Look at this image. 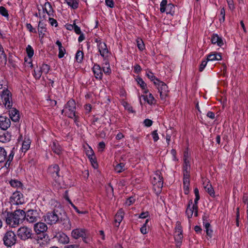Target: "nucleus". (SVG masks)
I'll use <instances>...</instances> for the list:
<instances>
[{"label":"nucleus","instance_id":"f257e3e1","mask_svg":"<svg viewBox=\"0 0 248 248\" xmlns=\"http://www.w3.org/2000/svg\"><path fill=\"white\" fill-rule=\"evenodd\" d=\"M151 181L156 193H160L163 185V179L161 172L159 170L154 172L151 176Z\"/></svg>","mask_w":248,"mask_h":248},{"label":"nucleus","instance_id":"f03ea898","mask_svg":"<svg viewBox=\"0 0 248 248\" xmlns=\"http://www.w3.org/2000/svg\"><path fill=\"white\" fill-rule=\"evenodd\" d=\"M94 42L96 43V46L100 56L103 58V60L108 59L111 55L110 51L108 50L107 44L103 42L99 38L94 39Z\"/></svg>","mask_w":248,"mask_h":248},{"label":"nucleus","instance_id":"7ed1b4c3","mask_svg":"<svg viewBox=\"0 0 248 248\" xmlns=\"http://www.w3.org/2000/svg\"><path fill=\"white\" fill-rule=\"evenodd\" d=\"M76 109V102L74 99H71L64 105L63 109L62 110V113H64L69 118H73L75 116Z\"/></svg>","mask_w":248,"mask_h":248},{"label":"nucleus","instance_id":"20e7f679","mask_svg":"<svg viewBox=\"0 0 248 248\" xmlns=\"http://www.w3.org/2000/svg\"><path fill=\"white\" fill-rule=\"evenodd\" d=\"M15 153L13 150H11L10 154L7 155V153L3 147H0V163L6 161L4 166L8 168L12 162Z\"/></svg>","mask_w":248,"mask_h":248},{"label":"nucleus","instance_id":"39448f33","mask_svg":"<svg viewBox=\"0 0 248 248\" xmlns=\"http://www.w3.org/2000/svg\"><path fill=\"white\" fill-rule=\"evenodd\" d=\"M12 94L11 92L6 88H4L0 93V98L5 108H10L13 106L12 99Z\"/></svg>","mask_w":248,"mask_h":248},{"label":"nucleus","instance_id":"423d86ee","mask_svg":"<svg viewBox=\"0 0 248 248\" xmlns=\"http://www.w3.org/2000/svg\"><path fill=\"white\" fill-rule=\"evenodd\" d=\"M174 240L176 242L177 247H179L181 245L183 238V234L182 227L180 222H177L175 227V232L174 233Z\"/></svg>","mask_w":248,"mask_h":248},{"label":"nucleus","instance_id":"0eeeda50","mask_svg":"<svg viewBox=\"0 0 248 248\" xmlns=\"http://www.w3.org/2000/svg\"><path fill=\"white\" fill-rule=\"evenodd\" d=\"M1 217L5 221L6 224L10 227L15 228L18 224H15V217L13 213L7 211H2L1 213Z\"/></svg>","mask_w":248,"mask_h":248},{"label":"nucleus","instance_id":"6e6552de","mask_svg":"<svg viewBox=\"0 0 248 248\" xmlns=\"http://www.w3.org/2000/svg\"><path fill=\"white\" fill-rule=\"evenodd\" d=\"M3 240L5 246L11 247L16 243V236L14 232L8 231L5 233Z\"/></svg>","mask_w":248,"mask_h":248},{"label":"nucleus","instance_id":"1a4fd4ad","mask_svg":"<svg viewBox=\"0 0 248 248\" xmlns=\"http://www.w3.org/2000/svg\"><path fill=\"white\" fill-rule=\"evenodd\" d=\"M32 230L31 229L26 227H21L17 231V236L22 240H26L31 237Z\"/></svg>","mask_w":248,"mask_h":248},{"label":"nucleus","instance_id":"9d476101","mask_svg":"<svg viewBox=\"0 0 248 248\" xmlns=\"http://www.w3.org/2000/svg\"><path fill=\"white\" fill-rule=\"evenodd\" d=\"M24 202L23 194L18 191L14 192L10 197V202L11 205L22 204Z\"/></svg>","mask_w":248,"mask_h":248},{"label":"nucleus","instance_id":"9b49d317","mask_svg":"<svg viewBox=\"0 0 248 248\" xmlns=\"http://www.w3.org/2000/svg\"><path fill=\"white\" fill-rule=\"evenodd\" d=\"M155 85L157 87L161 99L165 101L166 97L168 96L169 92L167 85L164 82L160 80L156 82Z\"/></svg>","mask_w":248,"mask_h":248},{"label":"nucleus","instance_id":"f8f14e48","mask_svg":"<svg viewBox=\"0 0 248 248\" xmlns=\"http://www.w3.org/2000/svg\"><path fill=\"white\" fill-rule=\"evenodd\" d=\"M45 221L48 224H55L59 220V217L55 211L49 212L43 217Z\"/></svg>","mask_w":248,"mask_h":248},{"label":"nucleus","instance_id":"ddd939ff","mask_svg":"<svg viewBox=\"0 0 248 248\" xmlns=\"http://www.w3.org/2000/svg\"><path fill=\"white\" fill-rule=\"evenodd\" d=\"M198 209V206H197L196 207H195L194 204H193L192 200H190L188 202V204L186 211V214L187 217L190 218L193 214L194 216L197 217Z\"/></svg>","mask_w":248,"mask_h":248},{"label":"nucleus","instance_id":"4468645a","mask_svg":"<svg viewBox=\"0 0 248 248\" xmlns=\"http://www.w3.org/2000/svg\"><path fill=\"white\" fill-rule=\"evenodd\" d=\"M48 170V172L53 178L54 181L57 182L60 177V168L59 166L57 164L52 165L49 167Z\"/></svg>","mask_w":248,"mask_h":248},{"label":"nucleus","instance_id":"2eb2a0df","mask_svg":"<svg viewBox=\"0 0 248 248\" xmlns=\"http://www.w3.org/2000/svg\"><path fill=\"white\" fill-rule=\"evenodd\" d=\"M72 237L77 239L80 237L83 238L84 241H85L86 230L82 228H77L73 230L71 232Z\"/></svg>","mask_w":248,"mask_h":248},{"label":"nucleus","instance_id":"dca6fc26","mask_svg":"<svg viewBox=\"0 0 248 248\" xmlns=\"http://www.w3.org/2000/svg\"><path fill=\"white\" fill-rule=\"evenodd\" d=\"M13 214L15 217V224H19L20 222L25 219L26 217V213L24 211L21 209L15 210Z\"/></svg>","mask_w":248,"mask_h":248},{"label":"nucleus","instance_id":"f3484780","mask_svg":"<svg viewBox=\"0 0 248 248\" xmlns=\"http://www.w3.org/2000/svg\"><path fill=\"white\" fill-rule=\"evenodd\" d=\"M40 18L42 20H40L38 24V31L40 36L43 37L46 31V25L43 22V19L46 18V15H43L42 17L40 16Z\"/></svg>","mask_w":248,"mask_h":248},{"label":"nucleus","instance_id":"a211bd4d","mask_svg":"<svg viewBox=\"0 0 248 248\" xmlns=\"http://www.w3.org/2000/svg\"><path fill=\"white\" fill-rule=\"evenodd\" d=\"M38 216L37 212L36 210H29L27 214H26V217L25 218L29 223H33L37 220Z\"/></svg>","mask_w":248,"mask_h":248},{"label":"nucleus","instance_id":"6ab92c4d","mask_svg":"<svg viewBox=\"0 0 248 248\" xmlns=\"http://www.w3.org/2000/svg\"><path fill=\"white\" fill-rule=\"evenodd\" d=\"M44 13H46L49 16H54L55 11L50 3L47 1L42 6Z\"/></svg>","mask_w":248,"mask_h":248},{"label":"nucleus","instance_id":"aec40b11","mask_svg":"<svg viewBox=\"0 0 248 248\" xmlns=\"http://www.w3.org/2000/svg\"><path fill=\"white\" fill-rule=\"evenodd\" d=\"M34 231L37 234L46 232L47 230V225L43 222H38L34 225Z\"/></svg>","mask_w":248,"mask_h":248},{"label":"nucleus","instance_id":"412c9836","mask_svg":"<svg viewBox=\"0 0 248 248\" xmlns=\"http://www.w3.org/2000/svg\"><path fill=\"white\" fill-rule=\"evenodd\" d=\"M11 125V121L9 118L5 116H0V128L5 130Z\"/></svg>","mask_w":248,"mask_h":248},{"label":"nucleus","instance_id":"4be33fe9","mask_svg":"<svg viewBox=\"0 0 248 248\" xmlns=\"http://www.w3.org/2000/svg\"><path fill=\"white\" fill-rule=\"evenodd\" d=\"M92 70L96 79H101L102 78L103 72L99 64L94 63L92 68Z\"/></svg>","mask_w":248,"mask_h":248},{"label":"nucleus","instance_id":"5701e85b","mask_svg":"<svg viewBox=\"0 0 248 248\" xmlns=\"http://www.w3.org/2000/svg\"><path fill=\"white\" fill-rule=\"evenodd\" d=\"M206 59L208 62L218 61L222 59L221 53L217 52H213L207 55Z\"/></svg>","mask_w":248,"mask_h":248},{"label":"nucleus","instance_id":"b1692460","mask_svg":"<svg viewBox=\"0 0 248 248\" xmlns=\"http://www.w3.org/2000/svg\"><path fill=\"white\" fill-rule=\"evenodd\" d=\"M10 109V110L9 111V114L10 119L15 122H18L20 118L18 110L15 108H12V107Z\"/></svg>","mask_w":248,"mask_h":248},{"label":"nucleus","instance_id":"393cba45","mask_svg":"<svg viewBox=\"0 0 248 248\" xmlns=\"http://www.w3.org/2000/svg\"><path fill=\"white\" fill-rule=\"evenodd\" d=\"M212 44L217 45L219 46H222L224 45L222 38L218 36L217 34H213L211 39Z\"/></svg>","mask_w":248,"mask_h":248},{"label":"nucleus","instance_id":"a878e982","mask_svg":"<svg viewBox=\"0 0 248 248\" xmlns=\"http://www.w3.org/2000/svg\"><path fill=\"white\" fill-rule=\"evenodd\" d=\"M142 97L143 99L149 104V105H153L155 104V100L152 95V93H150L148 95H142L141 96H139V100L140 103L141 104V97Z\"/></svg>","mask_w":248,"mask_h":248},{"label":"nucleus","instance_id":"bb28decb","mask_svg":"<svg viewBox=\"0 0 248 248\" xmlns=\"http://www.w3.org/2000/svg\"><path fill=\"white\" fill-rule=\"evenodd\" d=\"M124 216V212L122 209H120L116 213L115 217V225L118 227L120 223L122 221Z\"/></svg>","mask_w":248,"mask_h":248},{"label":"nucleus","instance_id":"cd10ccee","mask_svg":"<svg viewBox=\"0 0 248 248\" xmlns=\"http://www.w3.org/2000/svg\"><path fill=\"white\" fill-rule=\"evenodd\" d=\"M31 140L28 137H25L22 142V147L21 150L22 152H26L30 148Z\"/></svg>","mask_w":248,"mask_h":248},{"label":"nucleus","instance_id":"c85d7f7f","mask_svg":"<svg viewBox=\"0 0 248 248\" xmlns=\"http://www.w3.org/2000/svg\"><path fill=\"white\" fill-rule=\"evenodd\" d=\"M56 44L59 47L58 58L61 59L64 57V54L66 53L65 49L62 46V43L59 40H57L56 41Z\"/></svg>","mask_w":248,"mask_h":248},{"label":"nucleus","instance_id":"c756f323","mask_svg":"<svg viewBox=\"0 0 248 248\" xmlns=\"http://www.w3.org/2000/svg\"><path fill=\"white\" fill-rule=\"evenodd\" d=\"M183 184L184 193L188 195L189 193L190 178H183Z\"/></svg>","mask_w":248,"mask_h":248},{"label":"nucleus","instance_id":"7c9ffc66","mask_svg":"<svg viewBox=\"0 0 248 248\" xmlns=\"http://www.w3.org/2000/svg\"><path fill=\"white\" fill-rule=\"evenodd\" d=\"M50 146L51 149L55 154L60 155L61 153V147L57 141H53Z\"/></svg>","mask_w":248,"mask_h":248},{"label":"nucleus","instance_id":"2f4dec72","mask_svg":"<svg viewBox=\"0 0 248 248\" xmlns=\"http://www.w3.org/2000/svg\"><path fill=\"white\" fill-rule=\"evenodd\" d=\"M11 135L8 132H5L0 134V142L5 143L11 140Z\"/></svg>","mask_w":248,"mask_h":248},{"label":"nucleus","instance_id":"473e14b6","mask_svg":"<svg viewBox=\"0 0 248 248\" xmlns=\"http://www.w3.org/2000/svg\"><path fill=\"white\" fill-rule=\"evenodd\" d=\"M184 164L183 165L185 166H191L190 165V161H191V157L190 155L188 153V150H186L185 151L184 153Z\"/></svg>","mask_w":248,"mask_h":248},{"label":"nucleus","instance_id":"72a5a7b5","mask_svg":"<svg viewBox=\"0 0 248 248\" xmlns=\"http://www.w3.org/2000/svg\"><path fill=\"white\" fill-rule=\"evenodd\" d=\"M87 155L89 156V158L92 163L94 168H97L98 165L96 162L95 156L93 155V151L91 150L90 151H88Z\"/></svg>","mask_w":248,"mask_h":248},{"label":"nucleus","instance_id":"f704fd0d","mask_svg":"<svg viewBox=\"0 0 248 248\" xmlns=\"http://www.w3.org/2000/svg\"><path fill=\"white\" fill-rule=\"evenodd\" d=\"M204 189L211 196L214 198L215 197V193L214 189L211 184L208 182V184L204 186Z\"/></svg>","mask_w":248,"mask_h":248},{"label":"nucleus","instance_id":"c9c22d12","mask_svg":"<svg viewBox=\"0 0 248 248\" xmlns=\"http://www.w3.org/2000/svg\"><path fill=\"white\" fill-rule=\"evenodd\" d=\"M191 166L183 165V178H190Z\"/></svg>","mask_w":248,"mask_h":248},{"label":"nucleus","instance_id":"e433bc0d","mask_svg":"<svg viewBox=\"0 0 248 248\" xmlns=\"http://www.w3.org/2000/svg\"><path fill=\"white\" fill-rule=\"evenodd\" d=\"M59 242L62 244H67L69 242V238L67 235L62 233L59 234L58 236Z\"/></svg>","mask_w":248,"mask_h":248},{"label":"nucleus","instance_id":"4c0bfd02","mask_svg":"<svg viewBox=\"0 0 248 248\" xmlns=\"http://www.w3.org/2000/svg\"><path fill=\"white\" fill-rule=\"evenodd\" d=\"M67 4L73 9H76L78 6V0H64Z\"/></svg>","mask_w":248,"mask_h":248},{"label":"nucleus","instance_id":"58836bf2","mask_svg":"<svg viewBox=\"0 0 248 248\" xmlns=\"http://www.w3.org/2000/svg\"><path fill=\"white\" fill-rule=\"evenodd\" d=\"M146 75L149 79L154 82L155 85L156 84V82L159 81V80L155 77L154 73L151 71H149L147 72Z\"/></svg>","mask_w":248,"mask_h":248},{"label":"nucleus","instance_id":"ea45409f","mask_svg":"<svg viewBox=\"0 0 248 248\" xmlns=\"http://www.w3.org/2000/svg\"><path fill=\"white\" fill-rule=\"evenodd\" d=\"M104 64L106 66V67H103V70L105 74L109 75L111 73V70L110 68L108 59L106 60H103Z\"/></svg>","mask_w":248,"mask_h":248},{"label":"nucleus","instance_id":"a19ab883","mask_svg":"<svg viewBox=\"0 0 248 248\" xmlns=\"http://www.w3.org/2000/svg\"><path fill=\"white\" fill-rule=\"evenodd\" d=\"M175 7L173 4L171 3H169L167 5V7L166 8V11L167 14H170L173 15L175 12Z\"/></svg>","mask_w":248,"mask_h":248},{"label":"nucleus","instance_id":"79ce46f5","mask_svg":"<svg viewBox=\"0 0 248 248\" xmlns=\"http://www.w3.org/2000/svg\"><path fill=\"white\" fill-rule=\"evenodd\" d=\"M83 52L81 50H78L75 55V59L78 62L81 63L83 61Z\"/></svg>","mask_w":248,"mask_h":248},{"label":"nucleus","instance_id":"37998d69","mask_svg":"<svg viewBox=\"0 0 248 248\" xmlns=\"http://www.w3.org/2000/svg\"><path fill=\"white\" fill-rule=\"evenodd\" d=\"M125 164L124 163H120L117 164L115 167V171L117 173H120L125 170Z\"/></svg>","mask_w":248,"mask_h":248},{"label":"nucleus","instance_id":"c03bdc74","mask_svg":"<svg viewBox=\"0 0 248 248\" xmlns=\"http://www.w3.org/2000/svg\"><path fill=\"white\" fill-rule=\"evenodd\" d=\"M194 192L195 196V198L194 200V203L193 204H194L195 207H196V206H198V201L200 199L199 191L197 187L194 188Z\"/></svg>","mask_w":248,"mask_h":248},{"label":"nucleus","instance_id":"a18cd8bd","mask_svg":"<svg viewBox=\"0 0 248 248\" xmlns=\"http://www.w3.org/2000/svg\"><path fill=\"white\" fill-rule=\"evenodd\" d=\"M136 81L142 90L145 89L147 87V85L141 78L140 77H137L136 78Z\"/></svg>","mask_w":248,"mask_h":248},{"label":"nucleus","instance_id":"49530a36","mask_svg":"<svg viewBox=\"0 0 248 248\" xmlns=\"http://www.w3.org/2000/svg\"><path fill=\"white\" fill-rule=\"evenodd\" d=\"M26 50L28 57L30 59L34 55V50L32 47L29 45L27 46Z\"/></svg>","mask_w":248,"mask_h":248},{"label":"nucleus","instance_id":"de8ad7c7","mask_svg":"<svg viewBox=\"0 0 248 248\" xmlns=\"http://www.w3.org/2000/svg\"><path fill=\"white\" fill-rule=\"evenodd\" d=\"M42 73L47 74L50 70V66L48 64L43 63L40 67Z\"/></svg>","mask_w":248,"mask_h":248},{"label":"nucleus","instance_id":"09e8293b","mask_svg":"<svg viewBox=\"0 0 248 248\" xmlns=\"http://www.w3.org/2000/svg\"><path fill=\"white\" fill-rule=\"evenodd\" d=\"M136 42L137 46L139 50L140 51L143 50L145 49V45L142 40L140 38H138Z\"/></svg>","mask_w":248,"mask_h":248},{"label":"nucleus","instance_id":"8fccbe9b","mask_svg":"<svg viewBox=\"0 0 248 248\" xmlns=\"http://www.w3.org/2000/svg\"><path fill=\"white\" fill-rule=\"evenodd\" d=\"M167 0H162L160 4V11L161 13H163L166 11V8L168 4H167Z\"/></svg>","mask_w":248,"mask_h":248},{"label":"nucleus","instance_id":"3c124183","mask_svg":"<svg viewBox=\"0 0 248 248\" xmlns=\"http://www.w3.org/2000/svg\"><path fill=\"white\" fill-rule=\"evenodd\" d=\"M9 183L10 185L14 187H19L21 186V183L17 180H11Z\"/></svg>","mask_w":248,"mask_h":248},{"label":"nucleus","instance_id":"603ef678","mask_svg":"<svg viewBox=\"0 0 248 248\" xmlns=\"http://www.w3.org/2000/svg\"><path fill=\"white\" fill-rule=\"evenodd\" d=\"M42 74L43 73H42V71H41V69L39 67L37 69L34 70V73H33V76L35 78V79H39L40 78Z\"/></svg>","mask_w":248,"mask_h":248},{"label":"nucleus","instance_id":"864d4df0","mask_svg":"<svg viewBox=\"0 0 248 248\" xmlns=\"http://www.w3.org/2000/svg\"><path fill=\"white\" fill-rule=\"evenodd\" d=\"M148 221L149 219H146L145 222L143 224V225L140 229V232L143 234H145L148 232L147 224L148 222Z\"/></svg>","mask_w":248,"mask_h":248},{"label":"nucleus","instance_id":"5fc2aeb1","mask_svg":"<svg viewBox=\"0 0 248 248\" xmlns=\"http://www.w3.org/2000/svg\"><path fill=\"white\" fill-rule=\"evenodd\" d=\"M225 10L224 7L221 9L219 15V21L220 23L223 22L225 21Z\"/></svg>","mask_w":248,"mask_h":248},{"label":"nucleus","instance_id":"6e6d98bb","mask_svg":"<svg viewBox=\"0 0 248 248\" xmlns=\"http://www.w3.org/2000/svg\"><path fill=\"white\" fill-rule=\"evenodd\" d=\"M0 14L4 17H8L9 14L7 10L3 6L0 7Z\"/></svg>","mask_w":248,"mask_h":248},{"label":"nucleus","instance_id":"4d7b16f0","mask_svg":"<svg viewBox=\"0 0 248 248\" xmlns=\"http://www.w3.org/2000/svg\"><path fill=\"white\" fill-rule=\"evenodd\" d=\"M123 105L124 107V108L127 110L129 112L132 113L134 112V111L133 110L132 107L127 102H124L123 103Z\"/></svg>","mask_w":248,"mask_h":248},{"label":"nucleus","instance_id":"13d9d810","mask_svg":"<svg viewBox=\"0 0 248 248\" xmlns=\"http://www.w3.org/2000/svg\"><path fill=\"white\" fill-rule=\"evenodd\" d=\"M53 16H49L48 21L52 26L57 27L58 26V23L56 19L53 18Z\"/></svg>","mask_w":248,"mask_h":248},{"label":"nucleus","instance_id":"bf43d9fd","mask_svg":"<svg viewBox=\"0 0 248 248\" xmlns=\"http://www.w3.org/2000/svg\"><path fill=\"white\" fill-rule=\"evenodd\" d=\"M202 220H203V225L205 230L211 228V225L208 222V221L207 220V217H203Z\"/></svg>","mask_w":248,"mask_h":248},{"label":"nucleus","instance_id":"052dcab7","mask_svg":"<svg viewBox=\"0 0 248 248\" xmlns=\"http://www.w3.org/2000/svg\"><path fill=\"white\" fill-rule=\"evenodd\" d=\"M208 62V61H207V59L202 61L201 64L200 65V67H199V71L200 72H202L204 69L205 67H206V66L207 65Z\"/></svg>","mask_w":248,"mask_h":248},{"label":"nucleus","instance_id":"680f3d73","mask_svg":"<svg viewBox=\"0 0 248 248\" xmlns=\"http://www.w3.org/2000/svg\"><path fill=\"white\" fill-rule=\"evenodd\" d=\"M26 27L27 30L30 32L36 33V30L35 29L33 28L30 23H27L26 24Z\"/></svg>","mask_w":248,"mask_h":248},{"label":"nucleus","instance_id":"e2e57ef3","mask_svg":"<svg viewBox=\"0 0 248 248\" xmlns=\"http://www.w3.org/2000/svg\"><path fill=\"white\" fill-rule=\"evenodd\" d=\"M152 136L155 142L159 140V136L157 132V130H154L152 132Z\"/></svg>","mask_w":248,"mask_h":248},{"label":"nucleus","instance_id":"0e129e2a","mask_svg":"<svg viewBox=\"0 0 248 248\" xmlns=\"http://www.w3.org/2000/svg\"><path fill=\"white\" fill-rule=\"evenodd\" d=\"M227 2L228 5L229 9L231 11H233L235 9V6L234 4L233 0H227Z\"/></svg>","mask_w":248,"mask_h":248},{"label":"nucleus","instance_id":"69168bd1","mask_svg":"<svg viewBox=\"0 0 248 248\" xmlns=\"http://www.w3.org/2000/svg\"><path fill=\"white\" fill-rule=\"evenodd\" d=\"M106 190L108 194H113V188L112 186L110 185V184H109L108 186L106 187Z\"/></svg>","mask_w":248,"mask_h":248},{"label":"nucleus","instance_id":"338daca9","mask_svg":"<svg viewBox=\"0 0 248 248\" xmlns=\"http://www.w3.org/2000/svg\"><path fill=\"white\" fill-rule=\"evenodd\" d=\"M135 199L133 197H131L128 199H127V200L125 202V204L128 206H130L133 203H134L135 202Z\"/></svg>","mask_w":248,"mask_h":248},{"label":"nucleus","instance_id":"774afa93","mask_svg":"<svg viewBox=\"0 0 248 248\" xmlns=\"http://www.w3.org/2000/svg\"><path fill=\"white\" fill-rule=\"evenodd\" d=\"M106 5L110 8H113L114 6L113 0H105Z\"/></svg>","mask_w":248,"mask_h":248}]
</instances>
